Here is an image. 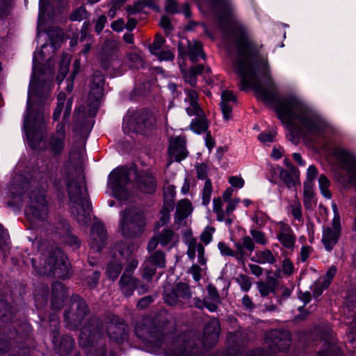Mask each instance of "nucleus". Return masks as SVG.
<instances>
[{"instance_id": "obj_53", "label": "nucleus", "mask_w": 356, "mask_h": 356, "mask_svg": "<svg viewBox=\"0 0 356 356\" xmlns=\"http://www.w3.org/2000/svg\"><path fill=\"white\" fill-rule=\"evenodd\" d=\"M215 229L212 227H207L201 234V241L206 245L209 244L212 241V236Z\"/></svg>"}, {"instance_id": "obj_24", "label": "nucleus", "mask_w": 356, "mask_h": 356, "mask_svg": "<svg viewBox=\"0 0 356 356\" xmlns=\"http://www.w3.org/2000/svg\"><path fill=\"white\" fill-rule=\"evenodd\" d=\"M168 154L170 158L175 159L176 161H181L184 159L188 154L185 138L180 136L172 138L170 141Z\"/></svg>"}, {"instance_id": "obj_33", "label": "nucleus", "mask_w": 356, "mask_h": 356, "mask_svg": "<svg viewBox=\"0 0 356 356\" xmlns=\"http://www.w3.org/2000/svg\"><path fill=\"white\" fill-rule=\"evenodd\" d=\"M138 280L132 276H128L127 274H122L120 281V288L122 293L126 296H131L138 284Z\"/></svg>"}, {"instance_id": "obj_48", "label": "nucleus", "mask_w": 356, "mask_h": 356, "mask_svg": "<svg viewBox=\"0 0 356 356\" xmlns=\"http://www.w3.org/2000/svg\"><path fill=\"white\" fill-rule=\"evenodd\" d=\"M337 273V268L335 266H332L329 268L327 271L326 272L325 275L321 277L322 282L324 283V288H327L332 280H333L334 277L335 276Z\"/></svg>"}, {"instance_id": "obj_43", "label": "nucleus", "mask_w": 356, "mask_h": 356, "mask_svg": "<svg viewBox=\"0 0 356 356\" xmlns=\"http://www.w3.org/2000/svg\"><path fill=\"white\" fill-rule=\"evenodd\" d=\"M319 188L322 195L327 199H330L332 197L331 193L329 191L330 185L329 179L324 175H321L318 178Z\"/></svg>"}, {"instance_id": "obj_52", "label": "nucleus", "mask_w": 356, "mask_h": 356, "mask_svg": "<svg viewBox=\"0 0 356 356\" xmlns=\"http://www.w3.org/2000/svg\"><path fill=\"white\" fill-rule=\"evenodd\" d=\"M164 42V39L162 36L157 35L153 42V43L149 47V51L152 54H159V51L161 50V48Z\"/></svg>"}, {"instance_id": "obj_22", "label": "nucleus", "mask_w": 356, "mask_h": 356, "mask_svg": "<svg viewBox=\"0 0 356 356\" xmlns=\"http://www.w3.org/2000/svg\"><path fill=\"white\" fill-rule=\"evenodd\" d=\"M220 332L219 321L217 319H211L206 325L202 339L204 347L209 348L216 344Z\"/></svg>"}, {"instance_id": "obj_7", "label": "nucleus", "mask_w": 356, "mask_h": 356, "mask_svg": "<svg viewBox=\"0 0 356 356\" xmlns=\"http://www.w3.org/2000/svg\"><path fill=\"white\" fill-rule=\"evenodd\" d=\"M145 225L144 216L138 209H130L122 214L120 229L125 237L131 238L140 235Z\"/></svg>"}, {"instance_id": "obj_58", "label": "nucleus", "mask_w": 356, "mask_h": 356, "mask_svg": "<svg viewBox=\"0 0 356 356\" xmlns=\"http://www.w3.org/2000/svg\"><path fill=\"white\" fill-rule=\"evenodd\" d=\"M311 289L312 290L314 296L318 297L327 288H324V283H323L321 279L319 278L316 282L314 283Z\"/></svg>"}, {"instance_id": "obj_28", "label": "nucleus", "mask_w": 356, "mask_h": 356, "mask_svg": "<svg viewBox=\"0 0 356 356\" xmlns=\"http://www.w3.org/2000/svg\"><path fill=\"white\" fill-rule=\"evenodd\" d=\"M187 256L191 260H194L197 254L198 263L202 266H206L207 259L204 257V248L200 243L197 242L195 238H190L187 242Z\"/></svg>"}, {"instance_id": "obj_30", "label": "nucleus", "mask_w": 356, "mask_h": 356, "mask_svg": "<svg viewBox=\"0 0 356 356\" xmlns=\"http://www.w3.org/2000/svg\"><path fill=\"white\" fill-rule=\"evenodd\" d=\"M236 102V97L229 90H225L221 95L220 108L225 120L232 118V105Z\"/></svg>"}, {"instance_id": "obj_49", "label": "nucleus", "mask_w": 356, "mask_h": 356, "mask_svg": "<svg viewBox=\"0 0 356 356\" xmlns=\"http://www.w3.org/2000/svg\"><path fill=\"white\" fill-rule=\"evenodd\" d=\"M174 209V205L171 202L164 204L163 207L161 210V220L163 225L168 222L170 220V212Z\"/></svg>"}, {"instance_id": "obj_2", "label": "nucleus", "mask_w": 356, "mask_h": 356, "mask_svg": "<svg viewBox=\"0 0 356 356\" xmlns=\"http://www.w3.org/2000/svg\"><path fill=\"white\" fill-rule=\"evenodd\" d=\"M83 156V147L72 150L69 161L64 165L60 174L66 184L71 213L80 225L88 226L90 222L91 210L87 188L84 182L74 180L75 172L81 167Z\"/></svg>"}, {"instance_id": "obj_20", "label": "nucleus", "mask_w": 356, "mask_h": 356, "mask_svg": "<svg viewBox=\"0 0 356 356\" xmlns=\"http://www.w3.org/2000/svg\"><path fill=\"white\" fill-rule=\"evenodd\" d=\"M277 239L286 248L292 250L296 241V235L291 227L283 222L277 223Z\"/></svg>"}, {"instance_id": "obj_16", "label": "nucleus", "mask_w": 356, "mask_h": 356, "mask_svg": "<svg viewBox=\"0 0 356 356\" xmlns=\"http://www.w3.org/2000/svg\"><path fill=\"white\" fill-rule=\"evenodd\" d=\"M71 307V310L65 313V319L68 326L75 327L87 314L88 308L85 301L79 296L74 298Z\"/></svg>"}, {"instance_id": "obj_10", "label": "nucleus", "mask_w": 356, "mask_h": 356, "mask_svg": "<svg viewBox=\"0 0 356 356\" xmlns=\"http://www.w3.org/2000/svg\"><path fill=\"white\" fill-rule=\"evenodd\" d=\"M332 154L340 168L346 172L350 182L356 187V156L339 147L333 149Z\"/></svg>"}, {"instance_id": "obj_63", "label": "nucleus", "mask_w": 356, "mask_h": 356, "mask_svg": "<svg viewBox=\"0 0 356 356\" xmlns=\"http://www.w3.org/2000/svg\"><path fill=\"white\" fill-rule=\"evenodd\" d=\"M218 247L221 254L225 256H233L235 257V252L231 250L226 243L220 242L218 244Z\"/></svg>"}, {"instance_id": "obj_44", "label": "nucleus", "mask_w": 356, "mask_h": 356, "mask_svg": "<svg viewBox=\"0 0 356 356\" xmlns=\"http://www.w3.org/2000/svg\"><path fill=\"white\" fill-rule=\"evenodd\" d=\"M212 193V184L210 179H206L202 189V204L205 206L208 205L211 200Z\"/></svg>"}, {"instance_id": "obj_64", "label": "nucleus", "mask_w": 356, "mask_h": 356, "mask_svg": "<svg viewBox=\"0 0 356 356\" xmlns=\"http://www.w3.org/2000/svg\"><path fill=\"white\" fill-rule=\"evenodd\" d=\"M203 268L200 267L197 264H193L190 268V272L193 275V279L198 282L202 277V272Z\"/></svg>"}, {"instance_id": "obj_18", "label": "nucleus", "mask_w": 356, "mask_h": 356, "mask_svg": "<svg viewBox=\"0 0 356 356\" xmlns=\"http://www.w3.org/2000/svg\"><path fill=\"white\" fill-rule=\"evenodd\" d=\"M191 293L188 286L184 283L177 284L170 292L165 296V302L172 306L182 305L184 301L190 299Z\"/></svg>"}, {"instance_id": "obj_6", "label": "nucleus", "mask_w": 356, "mask_h": 356, "mask_svg": "<svg viewBox=\"0 0 356 356\" xmlns=\"http://www.w3.org/2000/svg\"><path fill=\"white\" fill-rule=\"evenodd\" d=\"M185 103L186 104V111L188 115H195L197 118L191 123V129L195 133L200 134L205 132L208 128V124L198 103V95L193 89L186 90Z\"/></svg>"}, {"instance_id": "obj_62", "label": "nucleus", "mask_w": 356, "mask_h": 356, "mask_svg": "<svg viewBox=\"0 0 356 356\" xmlns=\"http://www.w3.org/2000/svg\"><path fill=\"white\" fill-rule=\"evenodd\" d=\"M258 289L262 296H266L270 293L273 291V288L271 285L265 282H261L257 284Z\"/></svg>"}, {"instance_id": "obj_38", "label": "nucleus", "mask_w": 356, "mask_h": 356, "mask_svg": "<svg viewBox=\"0 0 356 356\" xmlns=\"http://www.w3.org/2000/svg\"><path fill=\"white\" fill-rule=\"evenodd\" d=\"M213 210L216 213L217 220L218 221H225L228 225L232 224V220L230 218H225L223 202L220 197L213 200Z\"/></svg>"}, {"instance_id": "obj_59", "label": "nucleus", "mask_w": 356, "mask_h": 356, "mask_svg": "<svg viewBox=\"0 0 356 356\" xmlns=\"http://www.w3.org/2000/svg\"><path fill=\"white\" fill-rule=\"evenodd\" d=\"M175 194V187L173 186H168L164 189L165 202L167 204L171 202L174 205L173 198Z\"/></svg>"}, {"instance_id": "obj_25", "label": "nucleus", "mask_w": 356, "mask_h": 356, "mask_svg": "<svg viewBox=\"0 0 356 356\" xmlns=\"http://www.w3.org/2000/svg\"><path fill=\"white\" fill-rule=\"evenodd\" d=\"M316 356H341L340 348L332 335L328 334L321 340Z\"/></svg>"}, {"instance_id": "obj_1", "label": "nucleus", "mask_w": 356, "mask_h": 356, "mask_svg": "<svg viewBox=\"0 0 356 356\" xmlns=\"http://www.w3.org/2000/svg\"><path fill=\"white\" fill-rule=\"evenodd\" d=\"M236 46L237 56L232 66L241 77V90L251 87L259 99L275 105L292 143L298 144L307 135L317 136L327 128V123L319 113L300 98L291 95L277 99L278 90L269 65L256 54L248 32L242 27L236 37Z\"/></svg>"}, {"instance_id": "obj_56", "label": "nucleus", "mask_w": 356, "mask_h": 356, "mask_svg": "<svg viewBox=\"0 0 356 356\" xmlns=\"http://www.w3.org/2000/svg\"><path fill=\"white\" fill-rule=\"evenodd\" d=\"M239 202L240 200L238 198H235L227 201V204L225 209V218H229L231 213L236 209Z\"/></svg>"}, {"instance_id": "obj_39", "label": "nucleus", "mask_w": 356, "mask_h": 356, "mask_svg": "<svg viewBox=\"0 0 356 356\" xmlns=\"http://www.w3.org/2000/svg\"><path fill=\"white\" fill-rule=\"evenodd\" d=\"M74 341L70 336L64 337L57 347V350L61 355L68 354L74 348Z\"/></svg>"}, {"instance_id": "obj_45", "label": "nucleus", "mask_w": 356, "mask_h": 356, "mask_svg": "<svg viewBox=\"0 0 356 356\" xmlns=\"http://www.w3.org/2000/svg\"><path fill=\"white\" fill-rule=\"evenodd\" d=\"M63 241L74 250L79 248L81 245V241L77 236L70 232H67L63 236Z\"/></svg>"}, {"instance_id": "obj_26", "label": "nucleus", "mask_w": 356, "mask_h": 356, "mask_svg": "<svg viewBox=\"0 0 356 356\" xmlns=\"http://www.w3.org/2000/svg\"><path fill=\"white\" fill-rule=\"evenodd\" d=\"M178 51L179 56L184 58L188 54L190 60L192 62L196 61L198 57H204V54L202 51V45L200 42L197 40L188 41V53L186 52L185 47L182 43L179 44Z\"/></svg>"}, {"instance_id": "obj_29", "label": "nucleus", "mask_w": 356, "mask_h": 356, "mask_svg": "<svg viewBox=\"0 0 356 356\" xmlns=\"http://www.w3.org/2000/svg\"><path fill=\"white\" fill-rule=\"evenodd\" d=\"M193 211L192 204L188 200H180L177 207L175 222L179 227L186 225V218Z\"/></svg>"}, {"instance_id": "obj_15", "label": "nucleus", "mask_w": 356, "mask_h": 356, "mask_svg": "<svg viewBox=\"0 0 356 356\" xmlns=\"http://www.w3.org/2000/svg\"><path fill=\"white\" fill-rule=\"evenodd\" d=\"M179 240L178 234L170 229H164L149 240L147 244V250L149 252L155 250L159 243L170 250L177 244Z\"/></svg>"}, {"instance_id": "obj_36", "label": "nucleus", "mask_w": 356, "mask_h": 356, "mask_svg": "<svg viewBox=\"0 0 356 356\" xmlns=\"http://www.w3.org/2000/svg\"><path fill=\"white\" fill-rule=\"evenodd\" d=\"M213 7L218 10L222 15H229L234 10L230 0H209Z\"/></svg>"}, {"instance_id": "obj_14", "label": "nucleus", "mask_w": 356, "mask_h": 356, "mask_svg": "<svg viewBox=\"0 0 356 356\" xmlns=\"http://www.w3.org/2000/svg\"><path fill=\"white\" fill-rule=\"evenodd\" d=\"M341 234V222L338 217L333 218L330 225L323 227L321 242L327 252H331L338 243Z\"/></svg>"}, {"instance_id": "obj_41", "label": "nucleus", "mask_w": 356, "mask_h": 356, "mask_svg": "<svg viewBox=\"0 0 356 356\" xmlns=\"http://www.w3.org/2000/svg\"><path fill=\"white\" fill-rule=\"evenodd\" d=\"M280 179L285 183L287 188H293L296 183L298 182V179L291 172L282 169L280 172Z\"/></svg>"}, {"instance_id": "obj_40", "label": "nucleus", "mask_w": 356, "mask_h": 356, "mask_svg": "<svg viewBox=\"0 0 356 356\" xmlns=\"http://www.w3.org/2000/svg\"><path fill=\"white\" fill-rule=\"evenodd\" d=\"M147 261L157 268H164L165 266V255L163 252L160 250L152 253Z\"/></svg>"}, {"instance_id": "obj_31", "label": "nucleus", "mask_w": 356, "mask_h": 356, "mask_svg": "<svg viewBox=\"0 0 356 356\" xmlns=\"http://www.w3.org/2000/svg\"><path fill=\"white\" fill-rule=\"evenodd\" d=\"M234 246L236 248L235 257L238 260H242L247 256L245 250L252 253L255 247L252 239L248 236L243 237L241 241L235 243Z\"/></svg>"}, {"instance_id": "obj_12", "label": "nucleus", "mask_w": 356, "mask_h": 356, "mask_svg": "<svg viewBox=\"0 0 356 356\" xmlns=\"http://www.w3.org/2000/svg\"><path fill=\"white\" fill-rule=\"evenodd\" d=\"M102 333L100 329L97 327L92 331L90 328L82 329L80 337L79 345L82 347L89 348L86 356H106V350L104 347L97 348L93 345L95 340L100 338Z\"/></svg>"}, {"instance_id": "obj_54", "label": "nucleus", "mask_w": 356, "mask_h": 356, "mask_svg": "<svg viewBox=\"0 0 356 356\" xmlns=\"http://www.w3.org/2000/svg\"><path fill=\"white\" fill-rule=\"evenodd\" d=\"M52 292L54 298L60 297L62 299L66 294V291L64 285L62 283H55L52 286Z\"/></svg>"}, {"instance_id": "obj_19", "label": "nucleus", "mask_w": 356, "mask_h": 356, "mask_svg": "<svg viewBox=\"0 0 356 356\" xmlns=\"http://www.w3.org/2000/svg\"><path fill=\"white\" fill-rule=\"evenodd\" d=\"M106 239L107 232L104 225L100 222H95L91 228L90 236V249L95 252H99L104 247Z\"/></svg>"}, {"instance_id": "obj_37", "label": "nucleus", "mask_w": 356, "mask_h": 356, "mask_svg": "<svg viewBox=\"0 0 356 356\" xmlns=\"http://www.w3.org/2000/svg\"><path fill=\"white\" fill-rule=\"evenodd\" d=\"M303 202L307 209H312L316 204L313 186L310 183L304 184Z\"/></svg>"}, {"instance_id": "obj_9", "label": "nucleus", "mask_w": 356, "mask_h": 356, "mask_svg": "<svg viewBox=\"0 0 356 356\" xmlns=\"http://www.w3.org/2000/svg\"><path fill=\"white\" fill-rule=\"evenodd\" d=\"M129 170L124 167L115 168L108 175V187L113 195L119 200H127L129 197Z\"/></svg>"}, {"instance_id": "obj_60", "label": "nucleus", "mask_w": 356, "mask_h": 356, "mask_svg": "<svg viewBox=\"0 0 356 356\" xmlns=\"http://www.w3.org/2000/svg\"><path fill=\"white\" fill-rule=\"evenodd\" d=\"M197 177L199 179H206L208 172V167L204 163L195 165Z\"/></svg>"}, {"instance_id": "obj_57", "label": "nucleus", "mask_w": 356, "mask_h": 356, "mask_svg": "<svg viewBox=\"0 0 356 356\" xmlns=\"http://www.w3.org/2000/svg\"><path fill=\"white\" fill-rule=\"evenodd\" d=\"M237 281L243 291H248L250 290L252 283L248 277L241 275L238 277Z\"/></svg>"}, {"instance_id": "obj_23", "label": "nucleus", "mask_w": 356, "mask_h": 356, "mask_svg": "<svg viewBox=\"0 0 356 356\" xmlns=\"http://www.w3.org/2000/svg\"><path fill=\"white\" fill-rule=\"evenodd\" d=\"M122 246H124V244H119L117 246V250L118 253L116 252H114V259L115 260L113 261H111L108 264L106 273L107 275V277L109 279L115 280L116 279L122 270V266L120 261H118L120 259V257L123 256H128L130 254V248L128 247H126V250L122 248Z\"/></svg>"}, {"instance_id": "obj_34", "label": "nucleus", "mask_w": 356, "mask_h": 356, "mask_svg": "<svg viewBox=\"0 0 356 356\" xmlns=\"http://www.w3.org/2000/svg\"><path fill=\"white\" fill-rule=\"evenodd\" d=\"M203 70L204 67L202 65H198L188 70H181V71L185 81L194 87L197 83V75L201 74Z\"/></svg>"}, {"instance_id": "obj_11", "label": "nucleus", "mask_w": 356, "mask_h": 356, "mask_svg": "<svg viewBox=\"0 0 356 356\" xmlns=\"http://www.w3.org/2000/svg\"><path fill=\"white\" fill-rule=\"evenodd\" d=\"M155 122L154 116L147 111H144L129 118L127 122H124L123 127L125 129V124H127V127L131 131L147 134L154 129Z\"/></svg>"}, {"instance_id": "obj_27", "label": "nucleus", "mask_w": 356, "mask_h": 356, "mask_svg": "<svg viewBox=\"0 0 356 356\" xmlns=\"http://www.w3.org/2000/svg\"><path fill=\"white\" fill-rule=\"evenodd\" d=\"M118 51V43L115 40L106 41L102 47L101 59L102 65L106 68L111 61L116 58Z\"/></svg>"}, {"instance_id": "obj_46", "label": "nucleus", "mask_w": 356, "mask_h": 356, "mask_svg": "<svg viewBox=\"0 0 356 356\" xmlns=\"http://www.w3.org/2000/svg\"><path fill=\"white\" fill-rule=\"evenodd\" d=\"M143 266V277L147 280H149L152 277V276L155 274L156 268L157 267L153 266L147 260L144 262Z\"/></svg>"}, {"instance_id": "obj_5", "label": "nucleus", "mask_w": 356, "mask_h": 356, "mask_svg": "<svg viewBox=\"0 0 356 356\" xmlns=\"http://www.w3.org/2000/svg\"><path fill=\"white\" fill-rule=\"evenodd\" d=\"M32 264L40 274L52 275L58 278L65 279L70 273L67 260L60 249L54 251L47 261H44L43 266H38L34 259H32Z\"/></svg>"}, {"instance_id": "obj_50", "label": "nucleus", "mask_w": 356, "mask_h": 356, "mask_svg": "<svg viewBox=\"0 0 356 356\" xmlns=\"http://www.w3.org/2000/svg\"><path fill=\"white\" fill-rule=\"evenodd\" d=\"M129 65L131 67L139 68L143 66L142 58L136 53H131L128 56Z\"/></svg>"}, {"instance_id": "obj_55", "label": "nucleus", "mask_w": 356, "mask_h": 356, "mask_svg": "<svg viewBox=\"0 0 356 356\" xmlns=\"http://www.w3.org/2000/svg\"><path fill=\"white\" fill-rule=\"evenodd\" d=\"M87 16V12L84 7L81 6L77 8L70 16L72 21H81Z\"/></svg>"}, {"instance_id": "obj_35", "label": "nucleus", "mask_w": 356, "mask_h": 356, "mask_svg": "<svg viewBox=\"0 0 356 356\" xmlns=\"http://www.w3.org/2000/svg\"><path fill=\"white\" fill-rule=\"evenodd\" d=\"M252 261L261 264H273L275 263L276 259L270 250L266 249L256 252L254 256L252 258Z\"/></svg>"}, {"instance_id": "obj_17", "label": "nucleus", "mask_w": 356, "mask_h": 356, "mask_svg": "<svg viewBox=\"0 0 356 356\" xmlns=\"http://www.w3.org/2000/svg\"><path fill=\"white\" fill-rule=\"evenodd\" d=\"M104 79L101 72H95L93 75L90 87L88 102L90 110H96L99 105L100 99L103 96V86Z\"/></svg>"}, {"instance_id": "obj_51", "label": "nucleus", "mask_w": 356, "mask_h": 356, "mask_svg": "<svg viewBox=\"0 0 356 356\" xmlns=\"http://www.w3.org/2000/svg\"><path fill=\"white\" fill-rule=\"evenodd\" d=\"M277 135L275 130H272L268 132H263L258 136V139L264 144H267L274 141Z\"/></svg>"}, {"instance_id": "obj_8", "label": "nucleus", "mask_w": 356, "mask_h": 356, "mask_svg": "<svg viewBox=\"0 0 356 356\" xmlns=\"http://www.w3.org/2000/svg\"><path fill=\"white\" fill-rule=\"evenodd\" d=\"M25 215L33 224L43 221L47 218L48 207L44 191L32 192L26 201Z\"/></svg>"}, {"instance_id": "obj_3", "label": "nucleus", "mask_w": 356, "mask_h": 356, "mask_svg": "<svg viewBox=\"0 0 356 356\" xmlns=\"http://www.w3.org/2000/svg\"><path fill=\"white\" fill-rule=\"evenodd\" d=\"M48 47L43 44L40 51L35 52L33 58V72L30 81L28 100L27 113L24 117V129L26 133L27 142L33 149H37L41 138V130L43 128L44 115L40 113L33 114L31 111V98L37 93V86L40 76L42 74H52L53 69L50 67L51 60H48V69L42 68L41 62L44 60L43 49Z\"/></svg>"}, {"instance_id": "obj_42", "label": "nucleus", "mask_w": 356, "mask_h": 356, "mask_svg": "<svg viewBox=\"0 0 356 356\" xmlns=\"http://www.w3.org/2000/svg\"><path fill=\"white\" fill-rule=\"evenodd\" d=\"M70 58L68 55H64L63 57V60L59 68L58 74L57 76L56 80L58 83H60L63 80L65 75L67 74L69 70V65H70Z\"/></svg>"}, {"instance_id": "obj_13", "label": "nucleus", "mask_w": 356, "mask_h": 356, "mask_svg": "<svg viewBox=\"0 0 356 356\" xmlns=\"http://www.w3.org/2000/svg\"><path fill=\"white\" fill-rule=\"evenodd\" d=\"M265 343L273 352L286 350L291 344L290 333L284 330H270L266 334Z\"/></svg>"}, {"instance_id": "obj_32", "label": "nucleus", "mask_w": 356, "mask_h": 356, "mask_svg": "<svg viewBox=\"0 0 356 356\" xmlns=\"http://www.w3.org/2000/svg\"><path fill=\"white\" fill-rule=\"evenodd\" d=\"M138 185L142 191L147 193H153L156 188L155 179L148 173H144L138 177Z\"/></svg>"}, {"instance_id": "obj_4", "label": "nucleus", "mask_w": 356, "mask_h": 356, "mask_svg": "<svg viewBox=\"0 0 356 356\" xmlns=\"http://www.w3.org/2000/svg\"><path fill=\"white\" fill-rule=\"evenodd\" d=\"M57 100L58 104L54 112L53 118L54 120H58L63 111V121L57 124L55 134L51 136L47 145V149L54 155H60L64 149L65 125L70 115L72 104V99H69L66 101V95L63 92L58 95Z\"/></svg>"}, {"instance_id": "obj_47", "label": "nucleus", "mask_w": 356, "mask_h": 356, "mask_svg": "<svg viewBox=\"0 0 356 356\" xmlns=\"http://www.w3.org/2000/svg\"><path fill=\"white\" fill-rule=\"evenodd\" d=\"M250 233L257 243L263 245L267 244L268 240L266 237L265 234L263 232L257 230L255 229H252L250 231Z\"/></svg>"}, {"instance_id": "obj_61", "label": "nucleus", "mask_w": 356, "mask_h": 356, "mask_svg": "<svg viewBox=\"0 0 356 356\" xmlns=\"http://www.w3.org/2000/svg\"><path fill=\"white\" fill-rule=\"evenodd\" d=\"M291 213L293 218L298 221L302 220V211H301V204L299 201H297L293 204L291 206Z\"/></svg>"}, {"instance_id": "obj_21", "label": "nucleus", "mask_w": 356, "mask_h": 356, "mask_svg": "<svg viewBox=\"0 0 356 356\" xmlns=\"http://www.w3.org/2000/svg\"><path fill=\"white\" fill-rule=\"evenodd\" d=\"M106 328L109 338L117 343H121L126 339L125 326L119 317L112 316Z\"/></svg>"}]
</instances>
